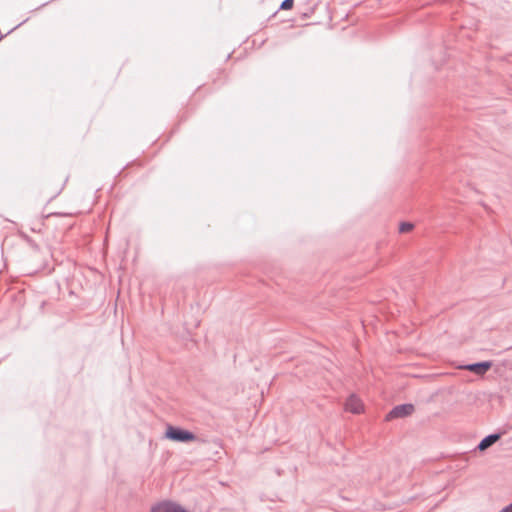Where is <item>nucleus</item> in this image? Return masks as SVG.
I'll return each instance as SVG.
<instances>
[{
    "mask_svg": "<svg viewBox=\"0 0 512 512\" xmlns=\"http://www.w3.org/2000/svg\"><path fill=\"white\" fill-rule=\"evenodd\" d=\"M165 437L179 443H188L196 439V435L193 432L172 425L167 426Z\"/></svg>",
    "mask_w": 512,
    "mask_h": 512,
    "instance_id": "obj_1",
    "label": "nucleus"
},
{
    "mask_svg": "<svg viewBox=\"0 0 512 512\" xmlns=\"http://www.w3.org/2000/svg\"><path fill=\"white\" fill-rule=\"evenodd\" d=\"M414 412V406L410 403L400 404L391 409L386 415V420L404 418L411 415Z\"/></svg>",
    "mask_w": 512,
    "mask_h": 512,
    "instance_id": "obj_2",
    "label": "nucleus"
},
{
    "mask_svg": "<svg viewBox=\"0 0 512 512\" xmlns=\"http://www.w3.org/2000/svg\"><path fill=\"white\" fill-rule=\"evenodd\" d=\"M151 512H187V510L172 501H161L151 507Z\"/></svg>",
    "mask_w": 512,
    "mask_h": 512,
    "instance_id": "obj_3",
    "label": "nucleus"
},
{
    "mask_svg": "<svg viewBox=\"0 0 512 512\" xmlns=\"http://www.w3.org/2000/svg\"><path fill=\"white\" fill-rule=\"evenodd\" d=\"M492 367V361H481L461 366L462 369L476 375H484Z\"/></svg>",
    "mask_w": 512,
    "mask_h": 512,
    "instance_id": "obj_4",
    "label": "nucleus"
},
{
    "mask_svg": "<svg viewBox=\"0 0 512 512\" xmlns=\"http://www.w3.org/2000/svg\"><path fill=\"white\" fill-rule=\"evenodd\" d=\"M502 436V433H492L485 436L477 445L476 449L479 451H485L492 445H494Z\"/></svg>",
    "mask_w": 512,
    "mask_h": 512,
    "instance_id": "obj_5",
    "label": "nucleus"
},
{
    "mask_svg": "<svg viewBox=\"0 0 512 512\" xmlns=\"http://www.w3.org/2000/svg\"><path fill=\"white\" fill-rule=\"evenodd\" d=\"M345 409L351 413L358 414L362 411L363 404L357 396L351 395L345 403Z\"/></svg>",
    "mask_w": 512,
    "mask_h": 512,
    "instance_id": "obj_6",
    "label": "nucleus"
},
{
    "mask_svg": "<svg viewBox=\"0 0 512 512\" xmlns=\"http://www.w3.org/2000/svg\"><path fill=\"white\" fill-rule=\"evenodd\" d=\"M413 228V224L410 223V222H402L399 226V231L401 233H405V232H408L410 230H412Z\"/></svg>",
    "mask_w": 512,
    "mask_h": 512,
    "instance_id": "obj_7",
    "label": "nucleus"
},
{
    "mask_svg": "<svg viewBox=\"0 0 512 512\" xmlns=\"http://www.w3.org/2000/svg\"><path fill=\"white\" fill-rule=\"evenodd\" d=\"M293 5H294V0H283L280 5V9L281 10H289V9H292Z\"/></svg>",
    "mask_w": 512,
    "mask_h": 512,
    "instance_id": "obj_8",
    "label": "nucleus"
},
{
    "mask_svg": "<svg viewBox=\"0 0 512 512\" xmlns=\"http://www.w3.org/2000/svg\"><path fill=\"white\" fill-rule=\"evenodd\" d=\"M498 512H512V502H511L509 505H507V506H505L504 508H502V509H501L500 511H498Z\"/></svg>",
    "mask_w": 512,
    "mask_h": 512,
    "instance_id": "obj_9",
    "label": "nucleus"
}]
</instances>
